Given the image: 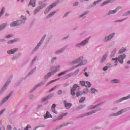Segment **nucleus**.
I'll return each mask as SVG.
<instances>
[{
    "mask_svg": "<svg viewBox=\"0 0 130 130\" xmlns=\"http://www.w3.org/2000/svg\"><path fill=\"white\" fill-rule=\"evenodd\" d=\"M60 68V66L58 65L56 67H55L54 68H51V70H54L47 74V75L45 76V79H46V80H47V79H48V78H49L51 76L54 75V74L58 72L59 71L58 69H59Z\"/></svg>",
    "mask_w": 130,
    "mask_h": 130,
    "instance_id": "nucleus-1",
    "label": "nucleus"
},
{
    "mask_svg": "<svg viewBox=\"0 0 130 130\" xmlns=\"http://www.w3.org/2000/svg\"><path fill=\"white\" fill-rule=\"evenodd\" d=\"M125 58V54H123L121 55H120L118 58H112V60H116L115 62H117V60L118 61L120 62V63H123V59Z\"/></svg>",
    "mask_w": 130,
    "mask_h": 130,
    "instance_id": "nucleus-2",
    "label": "nucleus"
},
{
    "mask_svg": "<svg viewBox=\"0 0 130 130\" xmlns=\"http://www.w3.org/2000/svg\"><path fill=\"white\" fill-rule=\"evenodd\" d=\"M58 3V1H56L54 2V3L52 4L51 5H50L45 11V14H47L49 12H50V10L52 9L53 8H54Z\"/></svg>",
    "mask_w": 130,
    "mask_h": 130,
    "instance_id": "nucleus-3",
    "label": "nucleus"
},
{
    "mask_svg": "<svg viewBox=\"0 0 130 130\" xmlns=\"http://www.w3.org/2000/svg\"><path fill=\"white\" fill-rule=\"evenodd\" d=\"M12 95H13V92H11L7 96V97L5 98L2 102L0 103V106H2V105H3V104H4L5 103V102L8 101V100H9V99L10 98V97H11V96H12Z\"/></svg>",
    "mask_w": 130,
    "mask_h": 130,
    "instance_id": "nucleus-4",
    "label": "nucleus"
},
{
    "mask_svg": "<svg viewBox=\"0 0 130 130\" xmlns=\"http://www.w3.org/2000/svg\"><path fill=\"white\" fill-rule=\"evenodd\" d=\"M21 24H22V21L21 20L14 21L10 24V27H15V26H19V25H21Z\"/></svg>",
    "mask_w": 130,
    "mask_h": 130,
    "instance_id": "nucleus-5",
    "label": "nucleus"
},
{
    "mask_svg": "<svg viewBox=\"0 0 130 130\" xmlns=\"http://www.w3.org/2000/svg\"><path fill=\"white\" fill-rule=\"evenodd\" d=\"M89 39H90V37L86 38L85 40L82 41L80 44H77L76 45L77 47H79L80 45H81L82 46H84L85 44H87V43H88V41H89Z\"/></svg>",
    "mask_w": 130,
    "mask_h": 130,
    "instance_id": "nucleus-6",
    "label": "nucleus"
},
{
    "mask_svg": "<svg viewBox=\"0 0 130 130\" xmlns=\"http://www.w3.org/2000/svg\"><path fill=\"white\" fill-rule=\"evenodd\" d=\"M115 35V34H112L110 35L108 37H106L105 38V41L107 42L109 41V40H111V39L113 38V36Z\"/></svg>",
    "mask_w": 130,
    "mask_h": 130,
    "instance_id": "nucleus-7",
    "label": "nucleus"
},
{
    "mask_svg": "<svg viewBox=\"0 0 130 130\" xmlns=\"http://www.w3.org/2000/svg\"><path fill=\"white\" fill-rule=\"evenodd\" d=\"M126 109H122L121 110H120L119 111H118V112L113 114V115H115V116H117V115H120V114H122L123 112H125V111H126Z\"/></svg>",
    "mask_w": 130,
    "mask_h": 130,
    "instance_id": "nucleus-8",
    "label": "nucleus"
},
{
    "mask_svg": "<svg viewBox=\"0 0 130 130\" xmlns=\"http://www.w3.org/2000/svg\"><path fill=\"white\" fill-rule=\"evenodd\" d=\"M119 9H121V7H117V8H116V10H110L108 14L110 15V14H115V13H116V12H117V11H118V10H119Z\"/></svg>",
    "mask_w": 130,
    "mask_h": 130,
    "instance_id": "nucleus-9",
    "label": "nucleus"
},
{
    "mask_svg": "<svg viewBox=\"0 0 130 130\" xmlns=\"http://www.w3.org/2000/svg\"><path fill=\"white\" fill-rule=\"evenodd\" d=\"M45 38V37H44V38L43 37L42 38V39L40 41V42L39 43L38 45L36 47L35 49H34L35 51H36V49H38L39 46H40V45H41V44H42V42H43V40H44Z\"/></svg>",
    "mask_w": 130,
    "mask_h": 130,
    "instance_id": "nucleus-10",
    "label": "nucleus"
},
{
    "mask_svg": "<svg viewBox=\"0 0 130 130\" xmlns=\"http://www.w3.org/2000/svg\"><path fill=\"white\" fill-rule=\"evenodd\" d=\"M64 107L66 108H71V107H72V104L68 103V102H67V100L64 101Z\"/></svg>",
    "mask_w": 130,
    "mask_h": 130,
    "instance_id": "nucleus-11",
    "label": "nucleus"
},
{
    "mask_svg": "<svg viewBox=\"0 0 130 130\" xmlns=\"http://www.w3.org/2000/svg\"><path fill=\"white\" fill-rule=\"evenodd\" d=\"M52 118V116L50 114L49 112L47 111L46 113L45 116L44 117L45 119H47V118Z\"/></svg>",
    "mask_w": 130,
    "mask_h": 130,
    "instance_id": "nucleus-12",
    "label": "nucleus"
},
{
    "mask_svg": "<svg viewBox=\"0 0 130 130\" xmlns=\"http://www.w3.org/2000/svg\"><path fill=\"white\" fill-rule=\"evenodd\" d=\"M17 51H18V48L13 49L11 50L8 51L7 53L9 54H14V53H15Z\"/></svg>",
    "mask_w": 130,
    "mask_h": 130,
    "instance_id": "nucleus-13",
    "label": "nucleus"
},
{
    "mask_svg": "<svg viewBox=\"0 0 130 130\" xmlns=\"http://www.w3.org/2000/svg\"><path fill=\"white\" fill-rule=\"evenodd\" d=\"M52 96H53V95L52 94H50L49 95L46 96L45 98L43 99V102H45V101H47V100H48V99H50V98H51Z\"/></svg>",
    "mask_w": 130,
    "mask_h": 130,
    "instance_id": "nucleus-14",
    "label": "nucleus"
},
{
    "mask_svg": "<svg viewBox=\"0 0 130 130\" xmlns=\"http://www.w3.org/2000/svg\"><path fill=\"white\" fill-rule=\"evenodd\" d=\"M130 98V94H129L128 96L123 97L118 100V102H121V101H123V100H126L127 99H129Z\"/></svg>",
    "mask_w": 130,
    "mask_h": 130,
    "instance_id": "nucleus-15",
    "label": "nucleus"
},
{
    "mask_svg": "<svg viewBox=\"0 0 130 130\" xmlns=\"http://www.w3.org/2000/svg\"><path fill=\"white\" fill-rule=\"evenodd\" d=\"M82 60H83V57H80L77 60H74L73 63H79Z\"/></svg>",
    "mask_w": 130,
    "mask_h": 130,
    "instance_id": "nucleus-16",
    "label": "nucleus"
},
{
    "mask_svg": "<svg viewBox=\"0 0 130 130\" xmlns=\"http://www.w3.org/2000/svg\"><path fill=\"white\" fill-rule=\"evenodd\" d=\"M113 0H107V1L104 2L103 4H101L102 7L105 6V5H107V4H109V3H112Z\"/></svg>",
    "mask_w": 130,
    "mask_h": 130,
    "instance_id": "nucleus-17",
    "label": "nucleus"
},
{
    "mask_svg": "<svg viewBox=\"0 0 130 130\" xmlns=\"http://www.w3.org/2000/svg\"><path fill=\"white\" fill-rule=\"evenodd\" d=\"M7 27V23H3L0 25V31L4 30Z\"/></svg>",
    "mask_w": 130,
    "mask_h": 130,
    "instance_id": "nucleus-18",
    "label": "nucleus"
},
{
    "mask_svg": "<svg viewBox=\"0 0 130 130\" xmlns=\"http://www.w3.org/2000/svg\"><path fill=\"white\" fill-rule=\"evenodd\" d=\"M28 6H32L34 8V7H35L36 6L35 1L33 0H30L28 4Z\"/></svg>",
    "mask_w": 130,
    "mask_h": 130,
    "instance_id": "nucleus-19",
    "label": "nucleus"
},
{
    "mask_svg": "<svg viewBox=\"0 0 130 130\" xmlns=\"http://www.w3.org/2000/svg\"><path fill=\"white\" fill-rule=\"evenodd\" d=\"M43 83H39L38 85H36L32 89V90L30 91V92H32V91H35V90L36 89H37V88H38V87H39V86H42V85H43Z\"/></svg>",
    "mask_w": 130,
    "mask_h": 130,
    "instance_id": "nucleus-20",
    "label": "nucleus"
},
{
    "mask_svg": "<svg viewBox=\"0 0 130 130\" xmlns=\"http://www.w3.org/2000/svg\"><path fill=\"white\" fill-rule=\"evenodd\" d=\"M126 50V49H125V48H122L121 49L119 50V53H123V52H124V51H125Z\"/></svg>",
    "mask_w": 130,
    "mask_h": 130,
    "instance_id": "nucleus-21",
    "label": "nucleus"
},
{
    "mask_svg": "<svg viewBox=\"0 0 130 130\" xmlns=\"http://www.w3.org/2000/svg\"><path fill=\"white\" fill-rule=\"evenodd\" d=\"M87 63V60H84L80 63L78 64V67H80V66H82L83 64H86Z\"/></svg>",
    "mask_w": 130,
    "mask_h": 130,
    "instance_id": "nucleus-22",
    "label": "nucleus"
},
{
    "mask_svg": "<svg viewBox=\"0 0 130 130\" xmlns=\"http://www.w3.org/2000/svg\"><path fill=\"white\" fill-rule=\"evenodd\" d=\"M107 58V54L104 55L101 60V62H103V61H105V60Z\"/></svg>",
    "mask_w": 130,
    "mask_h": 130,
    "instance_id": "nucleus-23",
    "label": "nucleus"
},
{
    "mask_svg": "<svg viewBox=\"0 0 130 130\" xmlns=\"http://www.w3.org/2000/svg\"><path fill=\"white\" fill-rule=\"evenodd\" d=\"M16 41H18V40H16V39H14L13 40L9 41L8 42V44H12L15 42H16Z\"/></svg>",
    "mask_w": 130,
    "mask_h": 130,
    "instance_id": "nucleus-24",
    "label": "nucleus"
},
{
    "mask_svg": "<svg viewBox=\"0 0 130 130\" xmlns=\"http://www.w3.org/2000/svg\"><path fill=\"white\" fill-rule=\"evenodd\" d=\"M40 8L38 7L37 8H36L34 12V14L35 15H36V14H37L38 13V12H39L40 11Z\"/></svg>",
    "mask_w": 130,
    "mask_h": 130,
    "instance_id": "nucleus-25",
    "label": "nucleus"
},
{
    "mask_svg": "<svg viewBox=\"0 0 130 130\" xmlns=\"http://www.w3.org/2000/svg\"><path fill=\"white\" fill-rule=\"evenodd\" d=\"M62 116L60 115V116H58L57 118H56L54 120V121H56L57 120H61V119L62 118Z\"/></svg>",
    "mask_w": 130,
    "mask_h": 130,
    "instance_id": "nucleus-26",
    "label": "nucleus"
},
{
    "mask_svg": "<svg viewBox=\"0 0 130 130\" xmlns=\"http://www.w3.org/2000/svg\"><path fill=\"white\" fill-rule=\"evenodd\" d=\"M68 73V71H64V72H61L60 73H59L58 75V77H60V76H63V75H66V74Z\"/></svg>",
    "mask_w": 130,
    "mask_h": 130,
    "instance_id": "nucleus-27",
    "label": "nucleus"
},
{
    "mask_svg": "<svg viewBox=\"0 0 130 130\" xmlns=\"http://www.w3.org/2000/svg\"><path fill=\"white\" fill-rule=\"evenodd\" d=\"M5 13V7H3L1 12H0V17L3 16V14Z\"/></svg>",
    "mask_w": 130,
    "mask_h": 130,
    "instance_id": "nucleus-28",
    "label": "nucleus"
},
{
    "mask_svg": "<svg viewBox=\"0 0 130 130\" xmlns=\"http://www.w3.org/2000/svg\"><path fill=\"white\" fill-rule=\"evenodd\" d=\"M85 86L86 87H88L89 88H90V87H91V83H90V82L86 81L85 82Z\"/></svg>",
    "mask_w": 130,
    "mask_h": 130,
    "instance_id": "nucleus-29",
    "label": "nucleus"
},
{
    "mask_svg": "<svg viewBox=\"0 0 130 130\" xmlns=\"http://www.w3.org/2000/svg\"><path fill=\"white\" fill-rule=\"evenodd\" d=\"M85 100H86V98L85 97H82L81 98L80 100H79V103H82V102H84V101H85Z\"/></svg>",
    "mask_w": 130,
    "mask_h": 130,
    "instance_id": "nucleus-30",
    "label": "nucleus"
},
{
    "mask_svg": "<svg viewBox=\"0 0 130 130\" xmlns=\"http://www.w3.org/2000/svg\"><path fill=\"white\" fill-rule=\"evenodd\" d=\"M57 80L58 79H55L49 81V83L47 84V86H48V85H50V84H52V83H54V82H56V81H57Z\"/></svg>",
    "mask_w": 130,
    "mask_h": 130,
    "instance_id": "nucleus-31",
    "label": "nucleus"
},
{
    "mask_svg": "<svg viewBox=\"0 0 130 130\" xmlns=\"http://www.w3.org/2000/svg\"><path fill=\"white\" fill-rule=\"evenodd\" d=\"M46 6H47V4H43L42 5L39 6V7L41 10L42 9H43L44 8H45V7H46Z\"/></svg>",
    "mask_w": 130,
    "mask_h": 130,
    "instance_id": "nucleus-32",
    "label": "nucleus"
},
{
    "mask_svg": "<svg viewBox=\"0 0 130 130\" xmlns=\"http://www.w3.org/2000/svg\"><path fill=\"white\" fill-rule=\"evenodd\" d=\"M77 88H78V85H77L76 84H75L73 86V88L71 89V90H73L74 91H76V90H77Z\"/></svg>",
    "mask_w": 130,
    "mask_h": 130,
    "instance_id": "nucleus-33",
    "label": "nucleus"
},
{
    "mask_svg": "<svg viewBox=\"0 0 130 130\" xmlns=\"http://www.w3.org/2000/svg\"><path fill=\"white\" fill-rule=\"evenodd\" d=\"M96 111H91V112H88L86 115H91V114H93V113H95Z\"/></svg>",
    "mask_w": 130,
    "mask_h": 130,
    "instance_id": "nucleus-34",
    "label": "nucleus"
},
{
    "mask_svg": "<svg viewBox=\"0 0 130 130\" xmlns=\"http://www.w3.org/2000/svg\"><path fill=\"white\" fill-rule=\"evenodd\" d=\"M88 92H89V90L88 89V88H86L84 89L83 93L87 94Z\"/></svg>",
    "mask_w": 130,
    "mask_h": 130,
    "instance_id": "nucleus-35",
    "label": "nucleus"
},
{
    "mask_svg": "<svg viewBox=\"0 0 130 130\" xmlns=\"http://www.w3.org/2000/svg\"><path fill=\"white\" fill-rule=\"evenodd\" d=\"M119 82H120V81L117 79H114L112 80V83H119Z\"/></svg>",
    "mask_w": 130,
    "mask_h": 130,
    "instance_id": "nucleus-36",
    "label": "nucleus"
},
{
    "mask_svg": "<svg viewBox=\"0 0 130 130\" xmlns=\"http://www.w3.org/2000/svg\"><path fill=\"white\" fill-rule=\"evenodd\" d=\"M55 13H56V11L51 12V13H50L49 14V17H52V16H53V15H54V14H55Z\"/></svg>",
    "mask_w": 130,
    "mask_h": 130,
    "instance_id": "nucleus-37",
    "label": "nucleus"
},
{
    "mask_svg": "<svg viewBox=\"0 0 130 130\" xmlns=\"http://www.w3.org/2000/svg\"><path fill=\"white\" fill-rule=\"evenodd\" d=\"M71 94L72 95V96H75V95H76V93L75 92V90L71 89Z\"/></svg>",
    "mask_w": 130,
    "mask_h": 130,
    "instance_id": "nucleus-38",
    "label": "nucleus"
},
{
    "mask_svg": "<svg viewBox=\"0 0 130 130\" xmlns=\"http://www.w3.org/2000/svg\"><path fill=\"white\" fill-rule=\"evenodd\" d=\"M57 88V86H54V87L52 88L51 89L49 90V92H51V91H53V90H55Z\"/></svg>",
    "mask_w": 130,
    "mask_h": 130,
    "instance_id": "nucleus-39",
    "label": "nucleus"
},
{
    "mask_svg": "<svg viewBox=\"0 0 130 130\" xmlns=\"http://www.w3.org/2000/svg\"><path fill=\"white\" fill-rule=\"evenodd\" d=\"M57 88V86H54V87L52 88L51 89L49 90V92H51V91H53V90H55Z\"/></svg>",
    "mask_w": 130,
    "mask_h": 130,
    "instance_id": "nucleus-40",
    "label": "nucleus"
},
{
    "mask_svg": "<svg viewBox=\"0 0 130 130\" xmlns=\"http://www.w3.org/2000/svg\"><path fill=\"white\" fill-rule=\"evenodd\" d=\"M57 88V86H54V87L52 88L51 89L49 90V92H51V91H53V90H55Z\"/></svg>",
    "mask_w": 130,
    "mask_h": 130,
    "instance_id": "nucleus-41",
    "label": "nucleus"
},
{
    "mask_svg": "<svg viewBox=\"0 0 130 130\" xmlns=\"http://www.w3.org/2000/svg\"><path fill=\"white\" fill-rule=\"evenodd\" d=\"M80 84L81 86H86V82L85 83V81H80Z\"/></svg>",
    "mask_w": 130,
    "mask_h": 130,
    "instance_id": "nucleus-42",
    "label": "nucleus"
},
{
    "mask_svg": "<svg viewBox=\"0 0 130 130\" xmlns=\"http://www.w3.org/2000/svg\"><path fill=\"white\" fill-rule=\"evenodd\" d=\"M28 128H31V125H27L26 127L24 128V130H28Z\"/></svg>",
    "mask_w": 130,
    "mask_h": 130,
    "instance_id": "nucleus-43",
    "label": "nucleus"
},
{
    "mask_svg": "<svg viewBox=\"0 0 130 130\" xmlns=\"http://www.w3.org/2000/svg\"><path fill=\"white\" fill-rule=\"evenodd\" d=\"M96 90L95 88H91V92L92 93H95V92H96Z\"/></svg>",
    "mask_w": 130,
    "mask_h": 130,
    "instance_id": "nucleus-44",
    "label": "nucleus"
},
{
    "mask_svg": "<svg viewBox=\"0 0 130 130\" xmlns=\"http://www.w3.org/2000/svg\"><path fill=\"white\" fill-rule=\"evenodd\" d=\"M52 111L53 113H55V114H57V111L55 110V109H52Z\"/></svg>",
    "mask_w": 130,
    "mask_h": 130,
    "instance_id": "nucleus-45",
    "label": "nucleus"
},
{
    "mask_svg": "<svg viewBox=\"0 0 130 130\" xmlns=\"http://www.w3.org/2000/svg\"><path fill=\"white\" fill-rule=\"evenodd\" d=\"M102 0H98L97 1H95V2H94L93 3V5L95 6V5H96V4H98L99 3H100V2H101Z\"/></svg>",
    "mask_w": 130,
    "mask_h": 130,
    "instance_id": "nucleus-46",
    "label": "nucleus"
},
{
    "mask_svg": "<svg viewBox=\"0 0 130 130\" xmlns=\"http://www.w3.org/2000/svg\"><path fill=\"white\" fill-rule=\"evenodd\" d=\"M7 130H12V126L8 125L7 126Z\"/></svg>",
    "mask_w": 130,
    "mask_h": 130,
    "instance_id": "nucleus-47",
    "label": "nucleus"
},
{
    "mask_svg": "<svg viewBox=\"0 0 130 130\" xmlns=\"http://www.w3.org/2000/svg\"><path fill=\"white\" fill-rule=\"evenodd\" d=\"M10 82H11L9 80L7 81L6 84H5L4 87H7V85L10 84Z\"/></svg>",
    "mask_w": 130,
    "mask_h": 130,
    "instance_id": "nucleus-48",
    "label": "nucleus"
},
{
    "mask_svg": "<svg viewBox=\"0 0 130 130\" xmlns=\"http://www.w3.org/2000/svg\"><path fill=\"white\" fill-rule=\"evenodd\" d=\"M57 94H58V95H61V94H62V90H58Z\"/></svg>",
    "mask_w": 130,
    "mask_h": 130,
    "instance_id": "nucleus-49",
    "label": "nucleus"
},
{
    "mask_svg": "<svg viewBox=\"0 0 130 130\" xmlns=\"http://www.w3.org/2000/svg\"><path fill=\"white\" fill-rule=\"evenodd\" d=\"M88 14V12H85L84 13L82 14L81 15H80V17H84L85 15H87Z\"/></svg>",
    "mask_w": 130,
    "mask_h": 130,
    "instance_id": "nucleus-50",
    "label": "nucleus"
},
{
    "mask_svg": "<svg viewBox=\"0 0 130 130\" xmlns=\"http://www.w3.org/2000/svg\"><path fill=\"white\" fill-rule=\"evenodd\" d=\"M11 37H13V35H9L8 36H6L5 38H10Z\"/></svg>",
    "mask_w": 130,
    "mask_h": 130,
    "instance_id": "nucleus-51",
    "label": "nucleus"
},
{
    "mask_svg": "<svg viewBox=\"0 0 130 130\" xmlns=\"http://www.w3.org/2000/svg\"><path fill=\"white\" fill-rule=\"evenodd\" d=\"M56 107V106L55 105V104H54L52 105L51 109H54Z\"/></svg>",
    "mask_w": 130,
    "mask_h": 130,
    "instance_id": "nucleus-52",
    "label": "nucleus"
},
{
    "mask_svg": "<svg viewBox=\"0 0 130 130\" xmlns=\"http://www.w3.org/2000/svg\"><path fill=\"white\" fill-rule=\"evenodd\" d=\"M5 111H6V109H4L3 110H2L1 112H0V115L3 114L4 113V112H5Z\"/></svg>",
    "mask_w": 130,
    "mask_h": 130,
    "instance_id": "nucleus-53",
    "label": "nucleus"
},
{
    "mask_svg": "<svg viewBox=\"0 0 130 130\" xmlns=\"http://www.w3.org/2000/svg\"><path fill=\"white\" fill-rule=\"evenodd\" d=\"M76 95L77 97H79V96H81V95H82V93H80V92H77Z\"/></svg>",
    "mask_w": 130,
    "mask_h": 130,
    "instance_id": "nucleus-54",
    "label": "nucleus"
},
{
    "mask_svg": "<svg viewBox=\"0 0 130 130\" xmlns=\"http://www.w3.org/2000/svg\"><path fill=\"white\" fill-rule=\"evenodd\" d=\"M62 51H63L62 49H61V50H60L57 51H56V54H57V53H60V52H62Z\"/></svg>",
    "mask_w": 130,
    "mask_h": 130,
    "instance_id": "nucleus-55",
    "label": "nucleus"
},
{
    "mask_svg": "<svg viewBox=\"0 0 130 130\" xmlns=\"http://www.w3.org/2000/svg\"><path fill=\"white\" fill-rule=\"evenodd\" d=\"M35 71H36V68L32 69V70H31V72L29 73V74H31H31H33V73H34V72H35Z\"/></svg>",
    "mask_w": 130,
    "mask_h": 130,
    "instance_id": "nucleus-56",
    "label": "nucleus"
},
{
    "mask_svg": "<svg viewBox=\"0 0 130 130\" xmlns=\"http://www.w3.org/2000/svg\"><path fill=\"white\" fill-rule=\"evenodd\" d=\"M68 115V113H65L62 114L61 115L62 116V117H63V116H66V115Z\"/></svg>",
    "mask_w": 130,
    "mask_h": 130,
    "instance_id": "nucleus-57",
    "label": "nucleus"
},
{
    "mask_svg": "<svg viewBox=\"0 0 130 130\" xmlns=\"http://www.w3.org/2000/svg\"><path fill=\"white\" fill-rule=\"evenodd\" d=\"M78 5H79V3H78V2H75V3H74V4L73 5V6H74V7H76V6H78Z\"/></svg>",
    "mask_w": 130,
    "mask_h": 130,
    "instance_id": "nucleus-58",
    "label": "nucleus"
},
{
    "mask_svg": "<svg viewBox=\"0 0 130 130\" xmlns=\"http://www.w3.org/2000/svg\"><path fill=\"white\" fill-rule=\"evenodd\" d=\"M84 75H85V77H89V74H88V73H87V72H85L84 73Z\"/></svg>",
    "mask_w": 130,
    "mask_h": 130,
    "instance_id": "nucleus-59",
    "label": "nucleus"
},
{
    "mask_svg": "<svg viewBox=\"0 0 130 130\" xmlns=\"http://www.w3.org/2000/svg\"><path fill=\"white\" fill-rule=\"evenodd\" d=\"M103 71H107V66H105L104 69Z\"/></svg>",
    "mask_w": 130,
    "mask_h": 130,
    "instance_id": "nucleus-60",
    "label": "nucleus"
},
{
    "mask_svg": "<svg viewBox=\"0 0 130 130\" xmlns=\"http://www.w3.org/2000/svg\"><path fill=\"white\" fill-rule=\"evenodd\" d=\"M69 14H70V13L67 12V13L64 14V17H67V16H68V15H69Z\"/></svg>",
    "mask_w": 130,
    "mask_h": 130,
    "instance_id": "nucleus-61",
    "label": "nucleus"
},
{
    "mask_svg": "<svg viewBox=\"0 0 130 130\" xmlns=\"http://www.w3.org/2000/svg\"><path fill=\"white\" fill-rule=\"evenodd\" d=\"M66 125H68V124H67V123H64V124L61 125L60 126H66Z\"/></svg>",
    "mask_w": 130,
    "mask_h": 130,
    "instance_id": "nucleus-62",
    "label": "nucleus"
},
{
    "mask_svg": "<svg viewBox=\"0 0 130 130\" xmlns=\"http://www.w3.org/2000/svg\"><path fill=\"white\" fill-rule=\"evenodd\" d=\"M55 59H56V57H54L52 59V62H53V61H54V60H55Z\"/></svg>",
    "mask_w": 130,
    "mask_h": 130,
    "instance_id": "nucleus-63",
    "label": "nucleus"
},
{
    "mask_svg": "<svg viewBox=\"0 0 130 130\" xmlns=\"http://www.w3.org/2000/svg\"><path fill=\"white\" fill-rule=\"evenodd\" d=\"M34 97V95H30V96H29V98H30V99H32V98H33Z\"/></svg>",
    "mask_w": 130,
    "mask_h": 130,
    "instance_id": "nucleus-64",
    "label": "nucleus"
}]
</instances>
